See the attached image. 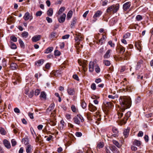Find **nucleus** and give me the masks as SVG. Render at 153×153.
<instances>
[{"instance_id":"obj_1","label":"nucleus","mask_w":153,"mask_h":153,"mask_svg":"<svg viewBox=\"0 0 153 153\" xmlns=\"http://www.w3.org/2000/svg\"><path fill=\"white\" fill-rule=\"evenodd\" d=\"M121 108L117 111L118 118H120L123 115V113L125 110L129 108L131 105V100L129 97L126 96L120 97L119 99Z\"/></svg>"},{"instance_id":"obj_2","label":"nucleus","mask_w":153,"mask_h":153,"mask_svg":"<svg viewBox=\"0 0 153 153\" xmlns=\"http://www.w3.org/2000/svg\"><path fill=\"white\" fill-rule=\"evenodd\" d=\"M119 8V4H117L112 5L108 7L106 11L108 13L112 12L113 13H115L117 11Z\"/></svg>"},{"instance_id":"obj_3","label":"nucleus","mask_w":153,"mask_h":153,"mask_svg":"<svg viewBox=\"0 0 153 153\" xmlns=\"http://www.w3.org/2000/svg\"><path fill=\"white\" fill-rule=\"evenodd\" d=\"M73 120L75 123L79 125H80L84 121L83 117L80 114L75 116L73 118Z\"/></svg>"},{"instance_id":"obj_4","label":"nucleus","mask_w":153,"mask_h":153,"mask_svg":"<svg viewBox=\"0 0 153 153\" xmlns=\"http://www.w3.org/2000/svg\"><path fill=\"white\" fill-rule=\"evenodd\" d=\"M75 34L76 36L75 40L77 44L79 45L80 44L79 42L82 41L83 39V36L81 33L77 32H76Z\"/></svg>"},{"instance_id":"obj_5","label":"nucleus","mask_w":153,"mask_h":153,"mask_svg":"<svg viewBox=\"0 0 153 153\" xmlns=\"http://www.w3.org/2000/svg\"><path fill=\"white\" fill-rule=\"evenodd\" d=\"M97 63L96 61H91L89 64V72H92L94 70V68L97 65Z\"/></svg>"},{"instance_id":"obj_6","label":"nucleus","mask_w":153,"mask_h":153,"mask_svg":"<svg viewBox=\"0 0 153 153\" xmlns=\"http://www.w3.org/2000/svg\"><path fill=\"white\" fill-rule=\"evenodd\" d=\"M66 16V15L65 13H63L60 16H57L58 18V20L60 23H63L64 22Z\"/></svg>"},{"instance_id":"obj_7","label":"nucleus","mask_w":153,"mask_h":153,"mask_svg":"<svg viewBox=\"0 0 153 153\" xmlns=\"http://www.w3.org/2000/svg\"><path fill=\"white\" fill-rule=\"evenodd\" d=\"M131 115V112L130 111H128L125 115L124 117L122 123L125 124L127 120L130 116Z\"/></svg>"},{"instance_id":"obj_8","label":"nucleus","mask_w":153,"mask_h":153,"mask_svg":"<svg viewBox=\"0 0 153 153\" xmlns=\"http://www.w3.org/2000/svg\"><path fill=\"white\" fill-rule=\"evenodd\" d=\"M67 93L69 95H74L75 93V90L73 88L68 87L67 89Z\"/></svg>"},{"instance_id":"obj_9","label":"nucleus","mask_w":153,"mask_h":153,"mask_svg":"<svg viewBox=\"0 0 153 153\" xmlns=\"http://www.w3.org/2000/svg\"><path fill=\"white\" fill-rule=\"evenodd\" d=\"M102 13V11L100 10H98L95 13L93 16L94 19L93 20L94 22H95L97 20L96 18L100 17Z\"/></svg>"},{"instance_id":"obj_10","label":"nucleus","mask_w":153,"mask_h":153,"mask_svg":"<svg viewBox=\"0 0 153 153\" xmlns=\"http://www.w3.org/2000/svg\"><path fill=\"white\" fill-rule=\"evenodd\" d=\"M89 110L92 112L95 111L97 109V108L92 104L89 103Z\"/></svg>"},{"instance_id":"obj_11","label":"nucleus","mask_w":153,"mask_h":153,"mask_svg":"<svg viewBox=\"0 0 153 153\" xmlns=\"http://www.w3.org/2000/svg\"><path fill=\"white\" fill-rule=\"evenodd\" d=\"M41 35H36L33 36L32 38V40L33 42H36L39 41L41 38Z\"/></svg>"},{"instance_id":"obj_12","label":"nucleus","mask_w":153,"mask_h":153,"mask_svg":"<svg viewBox=\"0 0 153 153\" xmlns=\"http://www.w3.org/2000/svg\"><path fill=\"white\" fill-rule=\"evenodd\" d=\"M78 62L79 65L82 66L84 71L85 72L86 71L85 70V68H86L87 66L86 61H84V62H82L80 61L79 60H78Z\"/></svg>"},{"instance_id":"obj_13","label":"nucleus","mask_w":153,"mask_h":153,"mask_svg":"<svg viewBox=\"0 0 153 153\" xmlns=\"http://www.w3.org/2000/svg\"><path fill=\"white\" fill-rule=\"evenodd\" d=\"M131 3L130 2H128L124 4L123 6V10L125 11H126L131 6Z\"/></svg>"},{"instance_id":"obj_14","label":"nucleus","mask_w":153,"mask_h":153,"mask_svg":"<svg viewBox=\"0 0 153 153\" xmlns=\"http://www.w3.org/2000/svg\"><path fill=\"white\" fill-rule=\"evenodd\" d=\"M3 142L5 147L7 149H9L11 148V146L10 143L7 140H4L3 141Z\"/></svg>"},{"instance_id":"obj_15","label":"nucleus","mask_w":153,"mask_h":153,"mask_svg":"<svg viewBox=\"0 0 153 153\" xmlns=\"http://www.w3.org/2000/svg\"><path fill=\"white\" fill-rule=\"evenodd\" d=\"M117 49L120 53L123 54L125 51V48L121 45L118 47Z\"/></svg>"},{"instance_id":"obj_16","label":"nucleus","mask_w":153,"mask_h":153,"mask_svg":"<svg viewBox=\"0 0 153 153\" xmlns=\"http://www.w3.org/2000/svg\"><path fill=\"white\" fill-rule=\"evenodd\" d=\"M111 51V50H108L104 55V58L105 59H108L109 58L110 56V53Z\"/></svg>"},{"instance_id":"obj_17","label":"nucleus","mask_w":153,"mask_h":153,"mask_svg":"<svg viewBox=\"0 0 153 153\" xmlns=\"http://www.w3.org/2000/svg\"><path fill=\"white\" fill-rule=\"evenodd\" d=\"M130 129L129 128H127V129L124 130L123 134L125 137H127L128 135Z\"/></svg>"},{"instance_id":"obj_18","label":"nucleus","mask_w":153,"mask_h":153,"mask_svg":"<svg viewBox=\"0 0 153 153\" xmlns=\"http://www.w3.org/2000/svg\"><path fill=\"white\" fill-rule=\"evenodd\" d=\"M136 47L137 49L140 51H141L142 49V45L140 42L136 43L135 44Z\"/></svg>"},{"instance_id":"obj_19","label":"nucleus","mask_w":153,"mask_h":153,"mask_svg":"<svg viewBox=\"0 0 153 153\" xmlns=\"http://www.w3.org/2000/svg\"><path fill=\"white\" fill-rule=\"evenodd\" d=\"M53 50V48L52 47H49L47 48L45 51L44 53H51Z\"/></svg>"},{"instance_id":"obj_20","label":"nucleus","mask_w":153,"mask_h":153,"mask_svg":"<svg viewBox=\"0 0 153 153\" xmlns=\"http://www.w3.org/2000/svg\"><path fill=\"white\" fill-rule=\"evenodd\" d=\"M65 7H61L58 11L56 16H59L65 10Z\"/></svg>"},{"instance_id":"obj_21","label":"nucleus","mask_w":153,"mask_h":153,"mask_svg":"<svg viewBox=\"0 0 153 153\" xmlns=\"http://www.w3.org/2000/svg\"><path fill=\"white\" fill-rule=\"evenodd\" d=\"M73 15V11L71 10H69L67 14V16L66 19L67 20H69L70 19L71 17H72Z\"/></svg>"},{"instance_id":"obj_22","label":"nucleus","mask_w":153,"mask_h":153,"mask_svg":"<svg viewBox=\"0 0 153 153\" xmlns=\"http://www.w3.org/2000/svg\"><path fill=\"white\" fill-rule=\"evenodd\" d=\"M71 109L72 111L74 113H77L78 112V109L74 105H72L71 106Z\"/></svg>"},{"instance_id":"obj_23","label":"nucleus","mask_w":153,"mask_h":153,"mask_svg":"<svg viewBox=\"0 0 153 153\" xmlns=\"http://www.w3.org/2000/svg\"><path fill=\"white\" fill-rule=\"evenodd\" d=\"M10 67L12 70H14L17 69L18 66L16 63H12L11 64Z\"/></svg>"},{"instance_id":"obj_24","label":"nucleus","mask_w":153,"mask_h":153,"mask_svg":"<svg viewBox=\"0 0 153 153\" xmlns=\"http://www.w3.org/2000/svg\"><path fill=\"white\" fill-rule=\"evenodd\" d=\"M0 133L1 135H4L6 134L7 132L4 128L0 127Z\"/></svg>"},{"instance_id":"obj_25","label":"nucleus","mask_w":153,"mask_h":153,"mask_svg":"<svg viewBox=\"0 0 153 153\" xmlns=\"http://www.w3.org/2000/svg\"><path fill=\"white\" fill-rule=\"evenodd\" d=\"M104 104L106 107L109 108H111L113 105V104L111 102H104Z\"/></svg>"},{"instance_id":"obj_26","label":"nucleus","mask_w":153,"mask_h":153,"mask_svg":"<svg viewBox=\"0 0 153 153\" xmlns=\"http://www.w3.org/2000/svg\"><path fill=\"white\" fill-rule=\"evenodd\" d=\"M53 10L52 8H50L47 12V14L49 16H51L53 14Z\"/></svg>"},{"instance_id":"obj_27","label":"nucleus","mask_w":153,"mask_h":153,"mask_svg":"<svg viewBox=\"0 0 153 153\" xmlns=\"http://www.w3.org/2000/svg\"><path fill=\"white\" fill-rule=\"evenodd\" d=\"M132 87L131 86L127 85L125 89L124 88V91H128V92H131L132 91Z\"/></svg>"},{"instance_id":"obj_28","label":"nucleus","mask_w":153,"mask_h":153,"mask_svg":"<svg viewBox=\"0 0 153 153\" xmlns=\"http://www.w3.org/2000/svg\"><path fill=\"white\" fill-rule=\"evenodd\" d=\"M32 149V147L30 145H28L26 148V152L27 153H30Z\"/></svg>"},{"instance_id":"obj_29","label":"nucleus","mask_w":153,"mask_h":153,"mask_svg":"<svg viewBox=\"0 0 153 153\" xmlns=\"http://www.w3.org/2000/svg\"><path fill=\"white\" fill-rule=\"evenodd\" d=\"M106 38L105 36L104 35H102V38L99 40V42L102 45V44L103 42L105 41V39Z\"/></svg>"},{"instance_id":"obj_30","label":"nucleus","mask_w":153,"mask_h":153,"mask_svg":"<svg viewBox=\"0 0 153 153\" xmlns=\"http://www.w3.org/2000/svg\"><path fill=\"white\" fill-rule=\"evenodd\" d=\"M30 17V14L29 12H27L26 13L24 16L23 18L25 21L28 20Z\"/></svg>"},{"instance_id":"obj_31","label":"nucleus","mask_w":153,"mask_h":153,"mask_svg":"<svg viewBox=\"0 0 153 153\" xmlns=\"http://www.w3.org/2000/svg\"><path fill=\"white\" fill-rule=\"evenodd\" d=\"M113 143L116 145L118 148H120L121 147V145L116 140H112Z\"/></svg>"},{"instance_id":"obj_32","label":"nucleus","mask_w":153,"mask_h":153,"mask_svg":"<svg viewBox=\"0 0 153 153\" xmlns=\"http://www.w3.org/2000/svg\"><path fill=\"white\" fill-rule=\"evenodd\" d=\"M103 63L105 65L107 66H109L111 64L110 61L108 60H103Z\"/></svg>"},{"instance_id":"obj_33","label":"nucleus","mask_w":153,"mask_h":153,"mask_svg":"<svg viewBox=\"0 0 153 153\" xmlns=\"http://www.w3.org/2000/svg\"><path fill=\"white\" fill-rule=\"evenodd\" d=\"M40 97L41 98H42L43 99H45L46 98V94L45 92L44 91L41 92Z\"/></svg>"},{"instance_id":"obj_34","label":"nucleus","mask_w":153,"mask_h":153,"mask_svg":"<svg viewBox=\"0 0 153 153\" xmlns=\"http://www.w3.org/2000/svg\"><path fill=\"white\" fill-rule=\"evenodd\" d=\"M76 22V18H74L71 22V28H73V27L74 25Z\"/></svg>"},{"instance_id":"obj_35","label":"nucleus","mask_w":153,"mask_h":153,"mask_svg":"<svg viewBox=\"0 0 153 153\" xmlns=\"http://www.w3.org/2000/svg\"><path fill=\"white\" fill-rule=\"evenodd\" d=\"M22 37L26 38L28 36V32L25 31L23 32L22 34Z\"/></svg>"},{"instance_id":"obj_36","label":"nucleus","mask_w":153,"mask_h":153,"mask_svg":"<svg viewBox=\"0 0 153 153\" xmlns=\"http://www.w3.org/2000/svg\"><path fill=\"white\" fill-rule=\"evenodd\" d=\"M133 144L137 146H139L140 145L141 143L140 141L135 140L134 141Z\"/></svg>"},{"instance_id":"obj_37","label":"nucleus","mask_w":153,"mask_h":153,"mask_svg":"<svg viewBox=\"0 0 153 153\" xmlns=\"http://www.w3.org/2000/svg\"><path fill=\"white\" fill-rule=\"evenodd\" d=\"M143 63V61L141 59L137 63L136 68L137 69L139 68L140 67V65L142 64Z\"/></svg>"},{"instance_id":"obj_38","label":"nucleus","mask_w":153,"mask_h":153,"mask_svg":"<svg viewBox=\"0 0 153 153\" xmlns=\"http://www.w3.org/2000/svg\"><path fill=\"white\" fill-rule=\"evenodd\" d=\"M30 131H31V134L33 135V138H35V137L36 136V134L35 132L34 131L33 129V128L31 127L30 128Z\"/></svg>"},{"instance_id":"obj_39","label":"nucleus","mask_w":153,"mask_h":153,"mask_svg":"<svg viewBox=\"0 0 153 153\" xmlns=\"http://www.w3.org/2000/svg\"><path fill=\"white\" fill-rule=\"evenodd\" d=\"M10 48L11 49H15L17 48V46L16 44L12 42H10Z\"/></svg>"},{"instance_id":"obj_40","label":"nucleus","mask_w":153,"mask_h":153,"mask_svg":"<svg viewBox=\"0 0 153 153\" xmlns=\"http://www.w3.org/2000/svg\"><path fill=\"white\" fill-rule=\"evenodd\" d=\"M95 71L97 73H99L100 71V69L98 65L97 64L95 68Z\"/></svg>"},{"instance_id":"obj_41","label":"nucleus","mask_w":153,"mask_h":153,"mask_svg":"<svg viewBox=\"0 0 153 153\" xmlns=\"http://www.w3.org/2000/svg\"><path fill=\"white\" fill-rule=\"evenodd\" d=\"M81 106L83 108L85 109L86 107V103L84 101H82L81 103Z\"/></svg>"},{"instance_id":"obj_42","label":"nucleus","mask_w":153,"mask_h":153,"mask_svg":"<svg viewBox=\"0 0 153 153\" xmlns=\"http://www.w3.org/2000/svg\"><path fill=\"white\" fill-rule=\"evenodd\" d=\"M19 41L21 47V48H24L25 46V44L23 41L21 40V39H19Z\"/></svg>"},{"instance_id":"obj_43","label":"nucleus","mask_w":153,"mask_h":153,"mask_svg":"<svg viewBox=\"0 0 153 153\" xmlns=\"http://www.w3.org/2000/svg\"><path fill=\"white\" fill-rule=\"evenodd\" d=\"M53 73L55 76H58L60 75V73L59 71L58 70L53 71Z\"/></svg>"},{"instance_id":"obj_44","label":"nucleus","mask_w":153,"mask_h":153,"mask_svg":"<svg viewBox=\"0 0 153 153\" xmlns=\"http://www.w3.org/2000/svg\"><path fill=\"white\" fill-rule=\"evenodd\" d=\"M44 62V60L43 59H40L38 60L36 63V64L37 63L39 66L42 65Z\"/></svg>"},{"instance_id":"obj_45","label":"nucleus","mask_w":153,"mask_h":153,"mask_svg":"<svg viewBox=\"0 0 153 153\" xmlns=\"http://www.w3.org/2000/svg\"><path fill=\"white\" fill-rule=\"evenodd\" d=\"M22 141L25 145H27L28 143V140L27 138H23L22 139Z\"/></svg>"},{"instance_id":"obj_46","label":"nucleus","mask_w":153,"mask_h":153,"mask_svg":"<svg viewBox=\"0 0 153 153\" xmlns=\"http://www.w3.org/2000/svg\"><path fill=\"white\" fill-rule=\"evenodd\" d=\"M142 19L143 17L142 16L140 15H137L136 17V20L138 21H139L141 20Z\"/></svg>"},{"instance_id":"obj_47","label":"nucleus","mask_w":153,"mask_h":153,"mask_svg":"<svg viewBox=\"0 0 153 153\" xmlns=\"http://www.w3.org/2000/svg\"><path fill=\"white\" fill-rule=\"evenodd\" d=\"M130 54L128 52V51H126L125 53L124 54V57L125 58V59L127 60L128 59V56Z\"/></svg>"},{"instance_id":"obj_48","label":"nucleus","mask_w":153,"mask_h":153,"mask_svg":"<svg viewBox=\"0 0 153 153\" xmlns=\"http://www.w3.org/2000/svg\"><path fill=\"white\" fill-rule=\"evenodd\" d=\"M10 39L11 40L14 42H16L17 41V38L14 36H11L10 37Z\"/></svg>"},{"instance_id":"obj_49","label":"nucleus","mask_w":153,"mask_h":153,"mask_svg":"<svg viewBox=\"0 0 153 153\" xmlns=\"http://www.w3.org/2000/svg\"><path fill=\"white\" fill-rule=\"evenodd\" d=\"M104 146V144L103 143L100 142L99 143H98L97 146V147L99 149H101Z\"/></svg>"},{"instance_id":"obj_50","label":"nucleus","mask_w":153,"mask_h":153,"mask_svg":"<svg viewBox=\"0 0 153 153\" xmlns=\"http://www.w3.org/2000/svg\"><path fill=\"white\" fill-rule=\"evenodd\" d=\"M112 131L113 133L114 134H118V131L117 128L115 127H113L112 129Z\"/></svg>"},{"instance_id":"obj_51","label":"nucleus","mask_w":153,"mask_h":153,"mask_svg":"<svg viewBox=\"0 0 153 153\" xmlns=\"http://www.w3.org/2000/svg\"><path fill=\"white\" fill-rule=\"evenodd\" d=\"M60 54V52L58 50H56L54 51V55L55 56H59Z\"/></svg>"},{"instance_id":"obj_52","label":"nucleus","mask_w":153,"mask_h":153,"mask_svg":"<svg viewBox=\"0 0 153 153\" xmlns=\"http://www.w3.org/2000/svg\"><path fill=\"white\" fill-rule=\"evenodd\" d=\"M130 36V33H127L125 34L123 36V38L124 39H127Z\"/></svg>"},{"instance_id":"obj_53","label":"nucleus","mask_w":153,"mask_h":153,"mask_svg":"<svg viewBox=\"0 0 153 153\" xmlns=\"http://www.w3.org/2000/svg\"><path fill=\"white\" fill-rule=\"evenodd\" d=\"M11 142L13 146H14L16 145V142L14 139H13L11 140Z\"/></svg>"},{"instance_id":"obj_54","label":"nucleus","mask_w":153,"mask_h":153,"mask_svg":"<svg viewBox=\"0 0 153 153\" xmlns=\"http://www.w3.org/2000/svg\"><path fill=\"white\" fill-rule=\"evenodd\" d=\"M65 116L66 119L68 120H70L71 119V115L69 114H66Z\"/></svg>"},{"instance_id":"obj_55","label":"nucleus","mask_w":153,"mask_h":153,"mask_svg":"<svg viewBox=\"0 0 153 153\" xmlns=\"http://www.w3.org/2000/svg\"><path fill=\"white\" fill-rule=\"evenodd\" d=\"M54 104L53 103H52L51 104L48 109H49L50 111H51L54 109Z\"/></svg>"},{"instance_id":"obj_56","label":"nucleus","mask_w":153,"mask_h":153,"mask_svg":"<svg viewBox=\"0 0 153 153\" xmlns=\"http://www.w3.org/2000/svg\"><path fill=\"white\" fill-rule=\"evenodd\" d=\"M108 43L111 46V47L113 48L115 46L114 44L112 43L111 41H109L108 42Z\"/></svg>"},{"instance_id":"obj_57","label":"nucleus","mask_w":153,"mask_h":153,"mask_svg":"<svg viewBox=\"0 0 153 153\" xmlns=\"http://www.w3.org/2000/svg\"><path fill=\"white\" fill-rule=\"evenodd\" d=\"M28 115L30 118L31 119L34 118L33 114V113L29 112L28 113Z\"/></svg>"},{"instance_id":"obj_58","label":"nucleus","mask_w":153,"mask_h":153,"mask_svg":"<svg viewBox=\"0 0 153 153\" xmlns=\"http://www.w3.org/2000/svg\"><path fill=\"white\" fill-rule=\"evenodd\" d=\"M91 88L93 90H95L96 88V84L94 83L92 84L91 85Z\"/></svg>"},{"instance_id":"obj_59","label":"nucleus","mask_w":153,"mask_h":153,"mask_svg":"<svg viewBox=\"0 0 153 153\" xmlns=\"http://www.w3.org/2000/svg\"><path fill=\"white\" fill-rule=\"evenodd\" d=\"M73 77L75 79L78 81L79 80V79L78 76L76 74H74L73 76Z\"/></svg>"},{"instance_id":"obj_60","label":"nucleus","mask_w":153,"mask_h":153,"mask_svg":"<svg viewBox=\"0 0 153 153\" xmlns=\"http://www.w3.org/2000/svg\"><path fill=\"white\" fill-rule=\"evenodd\" d=\"M40 92V91L39 89H36L35 91V95L36 96L38 95L39 94Z\"/></svg>"},{"instance_id":"obj_61","label":"nucleus","mask_w":153,"mask_h":153,"mask_svg":"<svg viewBox=\"0 0 153 153\" xmlns=\"http://www.w3.org/2000/svg\"><path fill=\"white\" fill-rule=\"evenodd\" d=\"M111 149L110 147L107 146L106 147V153H111L110 152Z\"/></svg>"},{"instance_id":"obj_62","label":"nucleus","mask_w":153,"mask_h":153,"mask_svg":"<svg viewBox=\"0 0 153 153\" xmlns=\"http://www.w3.org/2000/svg\"><path fill=\"white\" fill-rule=\"evenodd\" d=\"M42 14V12L41 11H39L37 12L36 13V16H40Z\"/></svg>"},{"instance_id":"obj_63","label":"nucleus","mask_w":153,"mask_h":153,"mask_svg":"<svg viewBox=\"0 0 153 153\" xmlns=\"http://www.w3.org/2000/svg\"><path fill=\"white\" fill-rule=\"evenodd\" d=\"M75 135L77 137H80L82 135V133L80 132H77L75 133Z\"/></svg>"},{"instance_id":"obj_64","label":"nucleus","mask_w":153,"mask_h":153,"mask_svg":"<svg viewBox=\"0 0 153 153\" xmlns=\"http://www.w3.org/2000/svg\"><path fill=\"white\" fill-rule=\"evenodd\" d=\"M70 36L69 34L65 35L62 37V39H68Z\"/></svg>"}]
</instances>
